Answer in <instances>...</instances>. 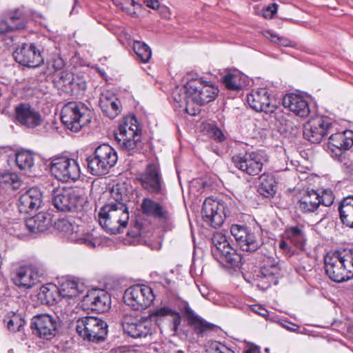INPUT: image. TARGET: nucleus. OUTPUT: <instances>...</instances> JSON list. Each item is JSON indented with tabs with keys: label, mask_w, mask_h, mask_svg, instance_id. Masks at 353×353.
<instances>
[{
	"label": "nucleus",
	"mask_w": 353,
	"mask_h": 353,
	"mask_svg": "<svg viewBox=\"0 0 353 353\" xmlns=\"http://www.w3.org/2000/svg\"><path fill=\"white\" fill-rule=\"evenodd\" d=\"M218 88L202 79H192L185 85L177 86L172 92V98L179 108L190 115H196L199 106L208 103L218 95Z\"/></svg>",
	"instance_id": "obj_1"
},
{
	"label": "nucleus",
	"mask_w": 353,
	"mask_h": 353,
	"mask_svg": "<svg viewBox=\"0 0 353 353\" xmlns=\"http://www.w3.org/2000/svg\"><path fill=\"white\" fill-rule=\"evenodd\" d=\"M170 316L172 317V330L176 332L181 325V317L179 312L168 307H162L154 310L148 317L137 319L131 316H125L122 319L123 332L132 338H142L151 335L154 328L152 321L157 317Z\"/></svg>",
	"instance_id": "obj_2"
},
{
	"label": "nucleus",
	"mask_w": 353,
	"mask_h": 353,
	"mask_svg": "<svg viewBox=\"0 0 353 353\" xmlns=\"http://www.w3.org/2000/svg\"><path fill=\"white\" fill-rule=\"evenodd\" d=\"M325 273L333 281L341 283L353 278V247L340 248L324 257Z\"/></svg>",
	"instance_id": "obj_3"
},
{
	"label": "nucleus",
	"mask_w": 353,
	"mask_h": 353,
	"mask_svg": "<svg viewBox=\"0 0 353 353\" xmlns=\"http://www.w3.org/2000/svg\"><path fill=\"white\" fill-rule=\"evenodd\" d=\"M128 221V207L125 203L111 202L102 207L99 212L101 226L110 234L123 232Z\"/></svg>",
	"instance_id": "obj_4"
},
{
	"label": "nucleus",
	"mask_w": 353,
	"mask_h": 353,
	"mask_svg": "<svg viewBox=\"0 0 353 353\" xmlns=\"http://www.w3.org/2000/svg\"><path fill=\"white\" fill-rule=\"evenodd\" d=\"M52 203L60 212L80 210L84 203L83 190L78 188L57 187L52 192Z\"/></svg>",
	"instance_id": "obj_5"
},
{
	"label": "nucleus",
	"mask_w": 353,
	"mask_h": 353,
	"mask_svg": "<svg viewBox=\"0 0 353 353\" xmlns=\"http://www.w3.org/2000/svg\"><path fill=\"white\" fill-rule=\"evenodd\" d=\"M141 129L134 116H128L121 121L118 130L114 133L120 147L130 154L141 146Z\"/></svg>",
	"instance_id": "obj_6"
},
{
	"label": "nucleus",
	"mask_w": 353,
	"mask_h": 353,
	"mask_svg": "<svg viewBox=\"0 0 353 353\" xmlns=\"http://www.w3.org/2000/svg\"><path fill=\"white\" fill-rule=\"evenodd\" d=\"M117 159V154L114 148L108 144L100 145L93 154L87 157L88 170L94 176L105 175L115 165Z\"/></svg>",
	"instance_id": "obj_7"
},
{
	"label": "nucleus",
	"mask_w": 353,
	"mask_h": 353,
	"mask_svg": "<svg viewBox=\"0 0 353 353\" xmlns=\"http://www.w3.org/2000/svg\"><path fill=\"white\" fill-rule=\"evenodd\" d=\"M92 110L82 103L69 102L61 114L62 123L71 131L78 132L91 121Z\"/></svg>",
	"instance_id": "obj_8"
},
{
	"label": "nucleus",
	"mask_w": 353,
	"mask_h": 353,
	"mask_svg": "<svg viewBox=\"0 0 353 353\" xmlns=\"http://www.w3.org/2000/svg\"><path fill=\"white\" fill-rule=\"evenodd\" d=\"M234 208L231 201L225 202L208 197L203 203L201 215L204 221L216 228L223 223L225 218L231 216Z\"/></svg>",
	"instance_id": "obj_9"
},
{
	"label": "nucleus",
	"mask_w": 353,
	"mask_h": 353,
	"mask_svg": "<svg viewBox=\"0 0 353 353\" xmlns=\"http://www.w3.org/2000/svg\"><path fill=\"white\" fill-rule=\"evenodd\" d=\"M108 327L106 322L95 316H84L75 322L77 332L90 341L104 340L108 334Z\"/></svg>",
	"instance_id": "obj_10"
},
{
	"label": "nucleus",
	"mask_w": 353,
	"mask_h": 353,
	"mask_svg": "<svg viewBox=\"0 0 353 353\" xmlns=\"http://www.w3.org/2000/svg\"><path fill=\"white\" fill-rule=\"evenodd\" d=\"M50 170L52 174L62 182H74L81 176L77 161L65 157L53 159L50 165Z\"/></svg>",
	"instance_id": "obj_11"
},
{
	"label": "nucleus",
	"mask_w": 353,
	"mask_h": 353,
	"mask_svg": "<svg viewBox=\"0 0 353 353\" xmlns=\"http://www.w3.org/2000/svg\"><path fill=\"white\" fill-rule=\"evenodd\" d=\"M154 299L152 288L145 285H134L124 292L123 300L126 305L134 310H141L149 307Z\"/></svg>",
	"instance_id": "obj_12"
},
{
	"label": "nucleus",
	"mask_w": 353,
	"mask_h": 353,
	"mask_svg": "<svg viewBox=\"0 0 353 353\" xmlns=\"http://www.w3.org/2000/svg\"><path fill=\"white\" fill-rule=\"evenodd\" d=\"M211 241L212 244V253L214 256L220 254L221 259L219 260H225L228 265L232 268L239 265L242 257L230 245L225 234L221 232H215L212 236Z\"/></svg>",
	"instance_id": "obj_13"
},
{
	"label": "nucleus",
	"mask_w": 353,
	"mask_h": 353,
	"mask_svg": "<svg viewBox=\"0 0 353 353\" xmlns=\"http://www.w3.org/2000/svg\"><path fill=\"white\" fill-rule=\"evenodd\" d=\"M230 232L243 251L255 252L263 244L260 235L245 225H232Z\"/></svg>",
	"instance_id": "obj_14"
},
{
	"label": "nucleus",
	"mask_w": 353,
	"mask_h": 353,
	"mask_svg": "<svg viewBox=\"0 0 353 353\" xmlns=\"http://www.w3.org/2000/svg\"><path fill=\"white\" fill-rule=\"evenodd\" d=\"M332 129L329 118L316 116L311 118L303 126V137L313 143H319Z\"/></svg>",
	"instance_id": "obj_15"
},
{
	"label": "nucleus",
	"mask_w": 353,
	"mask_h": 353,
	"mask_svg": "<svg viewBox=\"0 0 353 353\" xmlns=\"http://www.w3.org/2000/svg\"><path fill=\"white\" fill-rule=\"evenodd\" d=\"M59 325L58 317L48 314H41L34 316L31 321V328L33 334L46 340H50L55 336Z\"/></svg>",
	"instance_id": "obj_16"
},
{
	"label": "nucleus",
	"mask_w": 353,
	"mask_h": 353,
	"mask_svg": "<svg viewBox=\"0 0 353 353\" xmlns=\"http://www.w3.org/2000/svg\"><path fill=\"white\" fill-rule=\"evenodd\" d=\"M43 275V272L39 265H24L15 270L12 280L19 288L30 289L40 282Z\"/></svg>",
	"instance_id": "obj_17"
},
{
	"label": "nucleus",
	"mask_w": 353,
	"mask_h": 353,
	"mask_svg": "<svg viewBox=\"0 0 353 353\" xmlns=\"http://www.w3.org/2000/svg\"><path fill=\"white\" fill-rule=\"evenodd\" d=\"M137 179L142 188L152 194H159L161 192L163 181L158 165L150 163L145 170L139 174Z\"/></svg>",
	"instance_id": "obj_18"
},
{
	"label": "nucleus",
	"mask_w": 353,
	"mask_h": 353,
	"mask_svg": "<svg viewBox=\"0 0 353 353\" xmlns=\"http://www.w3.org/2000/svg\"><path fill=\"white\" fill-rule=\"evenodd\" d=\"M232 160L236 168L251 176L259 174L263 166L261 157L254 152L235 155Z\"/></svg>",
	"instance_id": "obj_19"
},
{
	"label": "nucleus",
	"mask_w": 353,
	"mask_h": 353,
	"mask_svg": "<svg viewBox=\"0 0 353 353\" xmlns=\"http://www.w3.org/2000/svg\"><path fill=\"white\" fill-rule=\"evenodd\" d=\"M110 296L103 290L92 289L83 297L82 303L85 310L103 313L110 307Z\"/></svg>",
	"instance_id": "obj_20"
},
{
	"label": "nucleus",
	"mask_w": 353,
	"mask_h": 353,
	"mask_svg": "<svg viewBox=\"0 0 353 353\" xmlns=\"http://www.w3.org/2000/svg\"><path fill=\"white\" fill-rule=\"evenodd\" d=\"M13 56L17 63L28 68H37L43 62L40 50L32 43H23L14 52Z\"/></svg>",
	"instance_id": "obj_21"
},
{
	"label": "nucleus",
	"mask_w": 353,
	"mask_h": 353,
	"mask_svg": "<svg viewBox=\"0 0 353 353\" xmlns=\"http://www.w3.org/2000/svg\"><path fill=\"white\" fill-rule=\"evenodd\" d=\"M280 268L275 263L270 265H264L254 275L256 285L263 289L268 288L271 285H276L279 283Z\"/></svg>",
	"instance_id": "obj_22"
},
{
	"label": "nucleus",
	"mask_w": 353,
	"mask_h": 353,
	"mask_svg": "<svg viewBox=\"0 0 353 353\" xmlns=\"http://www.w3.org/2000/svg\"><path fill=\"white\" fill-rule=\"evenodd\" d=\"M43 203V195L37 188H32L22 194L18 201L21 213L27 214L39 209Z\"/></svg>",
	"instance_id": "obj_23"
},
{
	"label": "nucleus",
	"mask_w": 353,
	"mask_h": 353,
	"mask_svg": "<svg viewBox=\"0 0 353 353\" xmlns=\"http://www.w3.org/2000/svg\"><path fill=\"white\" fill-rule=\"evenodd\" d=\"M247 101L250 108L256 112L272 113L276 108L271 104L269 94L265 88L252 91L248 94Z\"/></svg>",
	"instance_id": "obj_24"
},
{
	"label": "nucleus",
	"mask_w": 353,
	"mask_h": 353,
	"mask_svg": "<svg viewBox=\"0 0 353 353\" xmlns=\"http://www.w3.org/2000/svg\"><path fill=\"white\" fill-rule=\"evenodd\" d=\"M16 119L22 125L34 128L41 123V116L28 103H22L15 108Z\"/></svg>",
	"instance_id": "obj_25"
},
{
	"label": "nucleus",
	"mask_w": 353,
	"mask_h": 353,
	"mask_svg": "<svg viewBox=\"0 0 353 353\" xmlns=\"http://www.w3.org/2000/svg\"><path fill=\"white\" fill-rule=\"evenodd\" d=\"M141 210L143 214L160 221H167L171 219L170 213L163 205L150 198L142 200Z\"/></svg>",
	"instance_id": "obj_26"
},
{
	"label": "nucleus",
	"mask_w": 353,
	"mask_h": 353,
	"mask_svg": "<svg viewBox=\"0 0 353 353\" xmlns=\"http://www.w3.org/2000/svg\"><path fill=\"white\" fill-rule=\"evenodd\" d=\"M283 105L300 117H305L310 112L307 101L300 95L293 93L288 94L283 97Z\"/></svg>",
	"instance_id": "obj_27"
},
{
	"label": "nucleus",
	"mask_w": 353,
	"mask_h": 353,
	"mask_svg": "<svg viewBox=\"0 0 353 353\" xmlns=\"http://www.w3.org/2000/svg\"><path fill=\"white\" fill-rule=\"evenodd\" d=\"M353 146V131L345 130L332 134L328 139L327 148L334 152V149L339 152L350 150Z\"/></svg>",
	"instance_id": "obj_28"
},
{
	"label": "nucleus",
	"mask_w": 353,
	"mask_h": 353,
	"mask_svg": "<svg viewBox=\"0 0 353 353\" xmlns=\"http://www.w3.org/2000/svg\"><path fill=\"white\" fill-rule=\"evenodd\" d=\"M180 307L181 312L187 318L189 323L194 326L196 333L203 335L206 331L212 330V325L196 315L187 302L183 303Z\"/></svg>",
	"instance_id": "obj_29"
},
{
	"label": "nucleus",
	"mask_w": 353,
	"mask_h": 353,
	"mask_svg": "<svg viewBox=\"0 0 353 353\" xmlns=\"http://www.w3.org/2000/svg\"><path fill=\"white\" fill-rule=\"evenodd\" d=\"M51 225V214L44 212H39L26 221L28 230L33 234L43 232L47 230Z\"/></svg>",
	"instance_id": "obj_30"
},
{
	"label": "nucleus",
	"mask_w": 353,
	"mask_h": 353,
	"mask_svg": "<svg viewBox=\"0 0 353 353\" xmlns=\"http://www.w3.org/2000/svg\"><path fill=\"white\" fill-rule=\"evenodd\" d=\"M319 205V193L311 190L302 195L297 203V208L303 213H311L316 210Z\"/></svg>",
	"instance_id": "obj_31"
},
{
	"label": "nucleus",
	"mask_w": 353,
	"mask_h": 353,
	"mask_svg": "<svg viewBox=\"0 0 353 353\" xmlns=\"http://www.w3.org/2000/svg\"><path fill=\"white\" fill-rule=\"evenodd\" d=\"M68 225L67 237L70 241L78 244H83L90 248L95 247L96 239L92 234L84 233L77 225H72L70 223H68Z\"/></svg>",
	"instance_id": "obj_32"
},
{
	"label": "nucleus",
	"mask_w": 353,
	"mask_h": 353,
	"mask_svg": "<svg viewBox=\"0 0 353 353\" xmlns=\"http://www.w3.org/2000/svg\"><path fill=\"white\" fill-rule=\"evenodd\" d=\"M26 24V19L24 14L20 10H16L10 14L9 22L0 21V34L23 29Z\"/></svg>",
	"instance_id": "obj_33"
},
{
	"label": "nucleus",
	"mask_w": 353,
	"mask_h": 353,
	"mask_svg": "<svg viewBox=\"0 0 353 353\" xmlns=\"http://www.w3.org/2000/svg\"><path fill=\"white\" fill-rule=\"evenodd\" d=\"M102 111L110 119H114L120 112V101L110 93L103 94L99 100Z\"/></svg>",
	"instance_id": "obj_34"
},
{
	"label": "nucleus",
	"mask_w": 353,
	"mask_h": 353,
	"mask_svg": "<svg viewBox=\"0 0 353 353\" xmlns=\"http://www.w3.org/2000/svg\"><path fill=\"white\" fill-rule=\"evenodd\" d=\"M86 286L83 283L76 280H66L58 288L59 295L63 298L74 299L83 293Z\"/></svg>",
	"instance_id": "obj_35"
},
{
	"label": "nucleus",
	"mask_w": 353,
	"mask_h": 353,
	"mask_svg": "<svg viewBox=\"0 0 353 353\" xmlns=\"http://www.w3.org/2000/svg\"><path fill=\"white\" fill-rule=\"evenodd\" d=\"M339 212L343 224L353 228V195L344 197L341 201Z\"/></svg>",
	"instance_id": "obj_36"
},
{
	"label": "nucleus",
	"mask_w": 353,
	"mask_h": 353,
	"mask_svg": "<svg viewBox=\"0 0 353 353\" xmlns=\"http://www.w3.org/2000/svg\"><path fill=\"white\" fill-rule=\"evenodd\" d=\"M261 183L258 188V192L264 197L270 198L276 193V181L273 176L269 174H263L259 178Z\"/></svg>",
	"instance_id": "obj_37"
},
{
	"label": "nucleus",
	"mask_w": 353,
	"mask_h": 353,
	"mask_svg": "<svg viewBox=\"0 0 353 353\" xmlns=\"http://www.w3.org/2000/svg\"><path fill=\"white\" fill-rule=\"evenodd\" d=\"M57 292L58 288L54 285H42L37 294L38 299L43 305H52L56 302Z\"/></svg>",
	"instance_id": "obj_38"
},
{
	"label": "nucleus",
	"mask_w": 353,
	"mask_h": 353,
	"mask_svg": "<svg viewBox=\"0 0 353 353\" xmlns=\"http://www.w3.org/2000/svg\"><path fill=\"white\" fill-rule=\"evenodd\" d=\"M0 186L14 191L20 188L21 181L15 173L3 172L0 174Z\"/></svg>",
	"instance_id": "obj_39"
},
{
	"label": "nucleus",
	"mask_w": 353,
	"mask_h": 353,
	"mask_svg": "<svg viewBox=\"0 0 353 353\" xmlns=\"http://www.w3.org/2000/svg\"><path fill=\"white\" fill-rule=\"evenodd\" d=\"M3 321L8 330L12 332H19L25 324L22 316L14 312L8 313L5 316Z\"/></svg>",
	"instance_id": "obj_40"
},
{
	"label": "nucleus",
	"mask_w": 353,
	"mask_h": 353,
	"mask_svg": "<svg viewBox=\"0 0 353 353\" xmlns=\"http://www.w3.org/2000/svg\"><path fill=\"white\" fill-rule=\"evenodd\" d=\"M15 162L20 170H28L34 165V157L28 151H19L15 154Z\"/></svg>",
	"instance_id": "obj_41"
},
{
	"label": "nucleus",
	"mask_w": 353,
	"mask_h": 353,
	"mask_svg": "<svg viewBox=\"0 0 353 353\" xmlns=\"http://www.w3.org/2000/svg\"><path fill=\"white\" fill-rule=\"evenodd\" d=\"M133 49L139 60L147 63L151 58L152 51L150 47L143 42L136 41L134 42Z\"/></svg>",
	"instance_id": "obj_42"
},
{
	"label": "nucleus",
	"mask_w": 353,
	"mask_h": 353,
	"mask_svg": "<svg viewBox=\"0 0 353 353\" xmlns=\"http://www.w3.org/2000/svg\"><path fill=\"white\" fill-rule=\"evenodd\" d=\"M222 81L225 87L231 90H239L243 87L240 75L238 74L228 73L223 77Z\"/></svg>",
	"instance_id": "obj_43"
},
{
	"label": "nucleus",
	"mask_w": 353,
	"mask_h": 353,
	"mask_svg": "<svg viewBox=\"0 0 353 353\" xmlns=\"http://www.w3.org/2000/svg\"><path fill=\"white\" fill-rule=\"evenodd\" d=\"M73 80L70 81V84L66 88L67 92L72 94H79L81 91H83L86 88V83L84 79L79 76H76L73 74Z\"/></svg>",
	"instance_id": "obj_44"
},
{
	"label": "nucleus",
	"mask_w": 353,
	"mask_h": 353,
	"mask_svg": "<svg viewBox=\"0 0 353 353\" xmlns=\"http://www.w3.org/2000/svg\"><path fill=\"white\" fill-rule=\"evenodd\" d=\"M73 73L69 71H61L58 72L54 77V82L59 88L65 90L70 84V81H72Z\"/></svg>",
	"instance_id": "obj_45"
},
{
	"label": "nucleus",
	"mask_w": 353,
	"mask_h": 353,
	"mask_svg": "<svg viewBox=\"0 0 353 353\" xmlns=\"http://www.w3.org/2000/svg\"><path fill=\"white\" fill-rule=\"evenodd\" d=\"M113 3L123 11L131 16H134L136 12L129 6H134L136 2L134 0H113Z\"/></svg>",
	"instance_id": "obj_46"
},
{
	"label": "nucleus",
	"mask_w": 353,
	"mask_h": 353,
	"mask_svg": "<svg viewBox=\"0 0 353 353\" xmlns=\"http://www.w3.org/2000/svg\"><path fill=\"white\" fill-rule=\"evenodd\" d=\"M209 348L212 353H234L230 348L218 341H212Z\"/></svg>",
	"instance_id": "obj_47"
},
{
	"label": "nucleus",
	"mask_w": 353,
	"mask_h": 353,
	"mask_svg": "<svg viewBox=\"0 0 353 353\" xmlns=\"http://www.w3.org/2000/svg\"><path fill=\"white\" fill-rule=\"evenodd\" d=\"M208 136L215 141L221 142L225 139V136L222 131L215 125H211L208 130Z\"/></svg>",
	"instance_id": "obj_48"
},
{
	"label": "nucleus",
	"mask_w": 353,
	"mask_h": 353,
	"mask_svg": "<svg viewBox=\"0 0 353 353\" xmlns=\"http://www.w3.org/2000/svg\"><path fill=\"white\" fill-rule=\"evenodd\" d=\"M320 204L325 206H330L333 203L334 196L333 194L330 190H325L321 195L319 194Z\"/></svg>",
	"instance_id": "obj_49"
},
{
	"label": "nucleus",
	"mask_w": 353,
	"mask_h": 353,
	"mask_svg": "<svg viewBox=\"0 0 353 353\" xmlns=\"http://www.w3.org/2000/svg\"><path fill=\"white\" fill-rule=\"evenodd\" d=\"M112 196L115 200L114 203H125L127 201V194H122L120 189L117 186L114 187L112 190Z\"/></svg>",
	"instance_id": "obj_50"
},
{
	"label": "nucleus",
	"mask_w": 353,
	"mask_h": 353,
	"mask_svg": "<svg viewBox=\"0 0 353 353\" xmlns=\"http://www.w3.org/2000/svg\"><path fill=\"white\" fill-rule=\"evenodd\" d=\"M303 232L301 229L296 226L290 227L285 230V234L288 239L292 241L295 237H300L301 233Z\"/></svg>",
	"instance_id": "obj_51"
},
{
	"label": "nucleus",
	"mask_w": 353,
	"mask_h": 353,
	"mask_svg": "<svg viewBox=\"0 0 353 353\" xmlns=\"http://www.w3.org/2000/svg\"><path fill=\"white\" fill-rule=\"evenodd\" d=\"M277 4L273 3L272 5H269L265 8L263 10V16L265 19H271L273 17L274 14L277 10Z\"/></svg>",
	"instance_id": "obj_52"
},
{
	"label": "nucleus",
	"mask_w": 353,
	"mask_h": 353,
	"mask_svg": "<svg viewBox=\"0 0 353 353\" xmlns=\"http://www.w3.org/2000/svg\"><path fill=\"white\" fill-rule=\"evenodd\" d=\"M251 310L254 313L266 317L268 315V311L260 305H254L251 306Z\"/></svg>",
	"instance_id": "obj_53"
},
{
	"label": "nucleus",
	"mask_w": 353,
	"mask_h": 353,
	"mask_svg": "<svg viewBox=\"0 0 353 353\" xmlns=\"http://www.w3.org/2000/svg\"><path fill=\"white\" fill-rule=\"evenodd\" d=\"M291 241L298 248L303 249L305 243V238L303 232L301 233L300 237H295Z\"/></svg>",
	"instance_id": "obj_54"
},
{
	"label": "nucleus",
	"mask_w": 353,
	"mask_h": 353,
	"mask_svg": "<svg viewBox=\"0 0 353 353\" xmlns=\"http://www.w3.org/2000/svg\"><path fill=\"white\" fill-rule=\"evenodd\" d=\"M271 41L283 46H288L290 45L288 40L275 34H271Z\"/></svg>",
	"instance_id": "obj_55"
},
{
	"label": "nucleus",
	"mask_w": 353,
	"mask_h": 353,
	"mask_svg": "<svg viewBox=\"0 0 353 353\" xmlns=\"http://www.w3.org/2000/svg\"><path fill=\"white\" fill-rule=\"evenodd\" d=\"M64 66V61L60 58L57 57L54 59L52 61V67L54 70L57 71L61 70Z\"/></svg>",
	"instance_id": "obj_56"
},
{
	"label": "nucleus",
	"mask_w": 353,
	"mask_h": 353,
	"mask_svg": "<svg viewBox=\"0 0 353 353\" xmlns=\"http://www.w3.org/2000/svg\"><path fill=\"white\" fill-rule=\"evenodd\" d=\"M283 326L286 328L288 330L296 332V333H301L299 331V326L295 323H292L290 322H288L287 324H283Z\"/></svg>",
	"instance_id": "obj_57"
},
{
	"label": "nucleus",
	"mask_w": 353,
	"mask_h": 353,
	"mask_svg": "<svg viewBox=\"0 0 353 353\" xmlns=\"http://www.w3.org/2000/svg\"><path fill=\"white\" fill-rule=\"evenodd\" d=\"M144 3L146 6L154 10L157 9L159 7V2L158 0H145Z\"/></svg>",
	"instance_id": "obj_58"
},
{
	"label": "nucleus",
	"mask_w": 353,
	"mask_h": 353,
	"mask_svg": "<svg viewBox=\"0 0 353 353\" xmlns=\"http://www.w3.org/2000/svg\"><path fill=\"white\" fill-rule=\"evenodd\" d=\"M128 234L132 237H137L141 235L140 229L139 227H135L134 230L128 232Z\"/></svg>",
	"instance_id": "obj_59"
},
{
	"label": "nucleus",
	"mask_w": 353,
	"mask_h": 353,
	"mask_svg": "<svg viewBox=\"0 0 353 353\" xmlns=\"http://www.w3.org/2000/svg\"><path fill=\"white\" fill-rule=\"evenodd\" d=\"M279 247L281 249H282L283 250H287L289 248L288 243L284 241H281V243L279 244Z\"/></svg>",
	"instance_id": "obj_60"
},
{
	"label": "nucleus",
	"mask_w": 353,
	"mask_h": 353,
	"mask_svg": "<svg viewBox=\"0 0 353 353\" xmlns=\"http://www.w3.org/2000/svg\"><path fill=\"white\" fill-rule=\"evenodd\" d=\"M256 350L254 349V348H249L248 350H245V353H256Z\"/></svg>",
	"instance_id": "obj_61"
},
{
	"label": "nucleus",
	"mask_w": 353,
	"mask_h": 353,
	"mask_svg": "<svg viewBox=\"0 0 353 353\" xmlns=\"http://www.w3.org/2000/svg\"><path fill=\"white\" fill-rule=\"evenodd\" d=\"M178 353H183V350H179Z\"/></svg>",
	"instance_id": "obj_62"
}]
</instances>
